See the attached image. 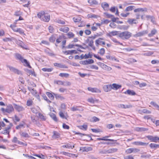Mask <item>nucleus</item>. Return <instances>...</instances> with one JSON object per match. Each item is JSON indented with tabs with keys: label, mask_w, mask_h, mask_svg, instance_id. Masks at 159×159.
<instances>
[{
	"label": "nucleus",
	"mask_w": 159,
	"mask_h": 159,
	"mask_svg": "<svg viewBox=\"0 0 159 159\" xmlns=\"http://www.w3.org/2000/svg\"><path fill=\"white\" fill-rule=\"evenodd\" d=\"M37 16L41 20L45 22H48L50 20V15L43 11L37 14Z\"/></svg>",
	"instance_id": "obj_1"
},
{
	"label": "nucleus",
	"mask_w": 159,
	"mask_h": 159,
	"mask_svg": "<svg viewBox=\"0 0 159 159\" xmlns=\"http://www.w3.org/2000/svg\"><path fill=\"white\" fill-rule=\"evenodd\" d=\"M14 56L16 59L20 61L22 63L25 64H24V65L26 66L29 68H31L29 62L27 60L24 59L23 57L20 54L16 53L14 54Z\"/></svg>",
	"instance_id": "obj_2"
},
{
	"label": "nucleus",
	"mask_w": 159,
	"mask_h": 159,
	"mask_svg": "<svg viewBox=\"0 0 159 159\" xmlns=\"http://www.w3.org/2000/svg\"><path fill=\"white\" fill-rule=\"evenodd\" d=\"M132 34L128 31H124L119 34V37L123 40L129 39L131 36Z\"/></svg>",
	"instance_id": "obj_3"
},
{
	"label": "nucleus",
	"mask_w": 159,
	"mask_h": 159,
	"mask_svg": "<svg viewBox=\"0 0 159 159\" xmlns=\"http://www.w3.org/2000/svg\"><path fill=\"white\" fill-rule=\"evenodd\" d=\"M74 48L78 50L80 48L85 49V48L83 47L81 45L77 44H69L67 46L65 47V49Z\"/></svg>",
	"instance_id": "obj_4"
},
{
	"label": "nucleus",
	"mask_w": 159,
	"mask_h": 159,
	"mask_svg": "<svg viewBox=\"0 0 159 159\" xmlns=\"http://www.w3.org/2000/svg\"><path fill=\"white\" fill-rule=\"evenodd\" d=\"M98 64L101 66L103 69L108 71H110L111 70V68L109 66H107L104 64L99 62Z\"/></svg>",
	"instance_id": "obj_5"
},
{
	"label": "nucleus",
	"mask_w": 159,
	"mask_h": 159,
	"mask_svg": "<svg viewBox=\"0 0 159 159\" xmlns=\"http://www.w3.org/2000/svg\"><path fill=\"white\" fill-rule=\"evenodd\" d=\"M7 67L9 68L10 70L11 71L15 73H16V74L19 75V74H20L21 73L20 71L18 69H16V68H15L11 66H9V65H7Z\"/></svg>",
	"instance_id": "obj_6"
},
{
	"label": "nucleus",
	"mask_w": 159,
	"mask_h": 159,
	"mask_svg": "<svg viewBox=\"0 0 159 159\" xmlns=\"http://www.w3.org/2000/svg\"><path fill=\"white\" fill-rule=\"evenodd\" d=\"M146 137L152 142H157V141L159 140V137L156 136L153 137L151 135H148L146 136Z\"/></svg>",
	"instance_id": "obj_7"
},
{
	"label": "nucleus",
	"mask_w": 159,
	"mask_h": 159,
	"mask_svg": "<svg viewBox=\"0 0 159 159\" xmlns=\"http://www.w3.org/2000/svg\"><path fill=\"white\" fill-rule=\"evenodd\" d=\"M148 31L147 30H145L139 32L136 34L134 35V37H140L147 34L148 33Z\"/></svg>",
	"instance_id": "obj_8"
},
{
	"label": "nucleus",
	"mask_w": 159,
	"mask_h": 159,
	"mask_svg": "<svg viewBox=\"0 0 159 159\" xmlns=\"http://www.w3.org/2000/svg\"><path fill=\"white\" fill-rule=\"evenodd\" d=\"M77 50H66L65 51H63V52L66 55L70 54L72 55L73 53L76 54L77 53ZM80 52H83L82 50H78Z\"/></svg>",
	"instance_id": "obj_9"
},
{
	"label": "nucleus",
	"mask_w": 159,
	"mask_h": 159,
	"mask_svg": "<svg viewBox=\"0 0 159 159\" xmlns=\"http://www.w3.org/2000/svg\"><path fill=\"white\" fill-rule=\"evenodd\" d=\"M13 105L15 109L18 111H22L25 109L23 107L17 105L16 104H14Z\"/></svg>",
	"instance_id": "obj_10"
},
{
	"label": "nucleus",
	"mask_w": 159,
	"mask_h": 159,
	"mask_svg": "<svg viewBox=\"0 0 159 159\" xmlns=\"http://www.w3.org/2000/svg\"><path fill=\"white\" fill-rule=\"evenodd\" d=\"M102 39L101 38H99L97 39L95 41V44L96 46L98 47L99 45H104L105 44V43L104 41H102Z\"/></svg>",
	"instance_id": "obj_11"
},
{
	"label": "nucleus",
	"mask_w": 159,
	"mask_h": 159,
	"mask_svg": "<svg viewBox=\"0 0 159 159\" xmlns=\"http://www.w3.org/2000/svg\"><path fill=\"white\" fill-rule=\"evenodd\" d=\"M14 110V108L12 106L11 104H9L7 106V108L6 109V112L10 113Z\"/></svg>",
	"instance_id": "obj_12"
},
{
	"label": "nucleus",
	"mask_w": 159,
	"mask_h": 159,
	"mask_svg": "<svg viewBox=\"0 0 159 159\" xmlns=\"http://www.w3.org/2000/svg\"><path fill=\"white\" fill-rule=\"evenodd\" d=\"M104 14L107 17L111 19L112 21L113 22H116V18L114 17V16L111 14L108 13L107 12H105Z\"/></svg>",
	"instance_id": "obj_13"
},
{
	"label": "nucleus",
	"mask_w": 159,
	"mask_h": 159,
	"mask_svg": "<svg viewBox=\"0 0 159 159\" xmlns=\"http://www.w3.org/2000/svg\"><path fill=\"white\" fill-rule=\"evenodd\" d=\"M111 85H106L103 87V89L106 92H108L110 91L112 89Z\"/></svg>",
	"instance_id": "obj_14"
},
{
	"label": "nucleus",
	"mask_w": 159,
	"mask_h": 159,
	"mask_svg": "<svg viewBox=\"0 0 159 159\" xmlns=\"http://www.w3.org/2000/svg\"><path fill=\"white\" fill-rule=\"evenodd\" d=\"M101 5L105 10L107 11L109 10V5L107 2H103L101 3Z\"/></svg>",
	"instance_id": "obj_15"
},
{
	"label": "nucleus",
	"mask_w": 159,
	"mask_h": 159,
	"mask_svg": "<svg viewBox=\"0 0 159 159\" xmlns=\"http://www.w3.org/2000/svg\"><path fill=\"white\" fill-rule=\"evenodd\" d=\"M88 89L89 91L92 92L100 93V90L96 88H92L91 87H88Z\"/></svg>",
	"instance_id": "obj_16"
},
{
	"label": "nucleus",
	"mask_w": 159,
	"mask_h": 159,
	"mask_svg": "<svg viewBox=\"0 0 159 159\" xmlns=\"http://www.w3.org/2000/svg\"><path fill=\"white\" fill-rule=\"evenodd\" d=\"M112 89H114L115 90H117L120 89L121 87V85L115 83H114L111 85Z\"/></svg>",
	"instance_id": "obj_17"
},
{
	"label": "nucleus",
	"mask_w": 159,
	"mask_h": 159,
	"mask_svg": "<svg viewBox=\"0 0 159 159\" xmlns=\"http://www.w3.org/2000/svg\"><path fill=\"white\" fill-rule=\"evenodd\" d=\"M124 93L125 94H128L129 95L132 96L135 95L136 94L135 92L134 91L129 89L126 90L124 92Z\"/></svg>",
	"instance_id": "obj_18"
},
{
	"label": "nucleus",
	"mask_w": 159,
	"mask_h": 159,
	"mask_svg": "<svg viewBox=\"0 0 159 159\" xmlns=\"http://www.w3.org/2000/svg\"><path fill=\"white\" fill-rule=\"evenodd\" d=\"M17 44L20 46L23 49H27L26 46L23 43L20 41L18 40L17 41Z\"/></svg>",
	"instance_id": "obj_19"
},
{
	"label": "nucleus",
	"mask_w": 159,
	"mask_h": 159,
	"mask_svg": "<svg viewBox=\"0 0 159 159\" xmlns=\"http://www.w3.org/2000/svg\"><path fill=\"white\" fill-rule=\"evenodd\" d=\"M54 65L55 66H57L58 67L62 68H67L68 67L65 65H62L61 63H55L54 64Z\"/></svg>",
	"instance_id": "obj_20"
},
{
	"label": "nucleus",
	"mask_w": 159,
	"mask_h": 159,
	"mask_svg": "<svg viewBox=\"0 0 159 159\" xmlns=\"http://www.w3.org/2000/svg\"><path fill=\"white\" fill-rule=\"evenodd\" d=\"M65 144H66V145L62 146L61 147L68 148H71L72 149L74 148V145H72L68 143H65Z\"/></svg>",
	"instance_id": "obj_21"
},
{
	"label": "nucleus",
	"mask_w": 159,
	"mask_h": 159,
	"mask_svg": "<svg viewBox=\"0 0 159 159\" xmlns=\"http://www.w3.org/2000/svg\"><path fill=\"white\" fill-rule=\"evenodd\" d=\"M53 94L54 95L56 98L57 99H59L61 100H62L65 99V98L61 96V94H55V93H53Z\"/></svg>",
	"instance_id": "obj_22"
},
{
	"label": "nucleus",
	"mask_w": 159,
	"mask_h": 159,
	"mask_svg": "<svg viewBox=\"0 0 159 159\" xmlns=\"http://www.w3.org/2000/svg\"><path fill=\"white\" fill-rule=\"evenodd\" d=\"M51 117L55 122H57L58 120L56 117V116L54 113L50 112L49 114Z\"/></svg>",
	"instance_id": "obj_23"
},
{
	"label": "nucleus",
	"mask_w": 159,
	"mask_h": 159,
	"mask_svg": "<svg viewBox=\"0 0 159 159\" xmlns=\"http://www.w3.org/2000/svg\"><path fill=\"white\" fill-rule=\"evenodd\" d=\"M75 134H79L81 137H83V136H88L90 138V140H93V139L91 138V136L90 135H89V134H82V133H79V132H75Z\"/></svg>",
	"instance_id": "obj_24"
},
{
	"label": "nucleus",
	"mask_w": 159,
	"mask_h": 159,
	"mask_svg": "<svg viewBox=\"0 0 159 159\" xmlns=\"http://www.w3.org/2000/svg\"><path fill=\"white\" fill-rule=\"evenodd\" d=\"M53 93H50L49 92H47L46 94L51 100H53L54 99V95L53 94Z\"/></svg>",
	"instance_id": "obj_25"
},
{
	"label": "nucleus",
	"mask_w": 159,
	"mask_h": 159,
	"mask_svg": "<svg viewBox=\"0 0 159 159\" xmlns=\"http://www.w3.org/2000/svg\"><path fill=\"white\" fill-rule=\"evenodd\" d=\"M53 135L52 136V138H58L60 137V134L57 131H54L53 132Z\"/></svg>",
	"instance_id": "obj_26"
},
{
	"label": "nucleus",
	"mask_w": 159,
	"mask_h": 159,
	"mask_svg": "<svg viewBox=\"0 0 159 159\" xmlns=\"http://www.w3.org/2000/svg\"><path fill=\"white\" fill-rule=\"evenodd\" d=\"M88 2L91 5H97L98 4V2L96 0H88Z\"/></svg>",
	"instance_id": "obj_27"
},
{
	"label": "nucleus",
	"mask_w": 159,
	"mask_h": 159,
	"mask_svg": "<svg viewBox=\"0 0 159 159\" xmlns=\"http://www.w3.org/2000/svg\"><path fill=\"white\" fill-rule=\"evenodd\" d=\"M118 149L116 148H110L107 150V153H111L116 152Z\"/></svg>",
	"instance_id": "obj_28"
},
{
	"label": "nucleus",
	"mask_w": 159,
	"mask_h": 159,
	"mask_svg": "<svg viewBox=\"0 0 159 159\" xmlns=\"http://www.w3.org/2000/svg\"><path fill=\"white\" fill-rule=\"evenodd\" d=\"M69 28L67 27L61 28L59 29L60 31L65 33L69 31Z\"/></svg>",
	"instance_id": "obj_29"
},
{
	"label": "nucleus",
	"mask_w": 159,
	"mask_h": 159,
	"mask_svg": "<svg viewBox=\"0 0 159 159\" xmlns=\"http://www.w3.org/2000/svg\"><path fill=\"white\" fill-rule=\"evenodd\" d=\"M24 70L28 74H29V75L31 74L34 75V76H36V75L35 74L34 71H32L27 69H25Z\"/></svg>",
	"instance_id": "obj_30"
},
{
	"label": "nucleus",
	"mask_w": 159,
	"mask_h": 159,
	"mask_svg": "<svg viewBox=\"0 0 159 159\" xmlns=\"http://www.w3.org/2000/svg\"><path fill=\"white\" fill-rule=\"evenodd\" d=\"M73 20L75 23L79 22L81 21V18L80 16H76L73 17Z\"/></svg>",
	"instance_id": "obj_31"
},
{
	"label": "nucleus",
	"mask_w": 159,
	"mask_h": 159,
	"mask_svg": "<svg viewBox=\"0 0 159 159\" xmlns=\"http://www.w3.org/2000/svg\"><path fill=\"white\" fill-rule=\"evenodd\" d=\"M149 146L151 148L155 149L157 148H159V144H157L154 143H151Z\"/></svg>",
	"instance_id": "obj_32"
},
{
	"label": "nucleus",
	"mask_w": 159,
	"mask_h": 159,
	"mask_svg": "<svg viewBox=\"0 0 159 159\" xmlns=\"http://www.w3.org/2000/svg\"><path fill=\"white\" fill-rule=\"evenodd\" d=\"M55 21L57 23L62 25H64L65 24V21L64 20H62L59 19H56Z\"/></svg>",
	"instance_id": "obj_33"
},
{
	"label": "nucleus",
	"mask_w": 159,
	"mask_h": 159,
	"mask_svg": "<svg viewBox=\"0 0 159 159\" xmlns=\"http://www.w3.org/2000/svg\"><path fill=\"white\" fill-rule=\"evenodd\" d=\"M50 51V50H45V53H46L48 55L50 56L53 57L56 55V54H55L53 52Z\"/></svg>",
	"instance_id": "obj_34"
},
{
	"label": "nucleus",
	"mask_w": 159,
	"mask_h": 159,
	"mask_svg": "<svg viewBox=\"0 0 159 159\" xmlns=\"http://www.w3.org/2000/svg\"><path fill=\"white\" fill-rule=\"evenodd\" d=\"M87 40H88L89 42V45L90 47H91L93 50H95V48L94 46H93V40H89V39H88Z\"/></svg>",
	"instance_id": "obj_35"
},
{
	"label": "nucleus",
	"mask_w": 159,
	"mask_h": 159,
	"mask_svg": "<svg viewBox=\"0 0 159 159\" xmlns=\"http://www.w3.org/2000/svg\"><path fill=\"white\" fill-rule=\"evenodd\" d=\"M135 7L134 6H129L126 8L125 11H132L134 10Z\"/></svg>",
	"instance_id": "obj_36"
},
{
	"label": "nucleus",
	"mask_w": 159,
	"mask_h": 159,
	"mask_svg": "<svg viewBox=\"0 0 159 159\" xmlns=\"http://www.w3.org/2000/svg\"><path fill=\"white\" fill-rule=\"evenodd\" d=\"M157 33V31L155 29H153L151 31V33L148 34V36L151 37L153 36Z\"/></svg>",
	"instance_id": "obj_37"
},
{
	"label": "nucleus",
	"mask_w": 159,
	"mask_h": 159,
	"mask_svg": "<svg viewBox=\"0 0 159 159\" xmlns=\"http://www.w3.org/2000/svg\"><path fill=\"white\" fill-rule=\"evenodd\" d=\"M117 31H113L110 32L107 35L109 37H111L112 36H114L117 34Z\"/></svg>",
	"instance_id": "obj_38"
},
{
	"label": "nucleus",
	"mask_w": 159,
	"mask_h": 159,
	"mask_svg": "<svg viewBox=\"0 0 159 159\" xmlns=\"http://www.w3.org/2000/svg\"><path fill=\"white\" fill-rule=\"evenodd\" d=\"M85 62L86 63V65H87L88 64H91L94 63V61L92 59H89L88 60H85Z\"/></svg>",
	"instance_id": "obj_39"
},
{
	"label": "nucleus",
	"mask_w": 159,
	"mask_h": 159,
	"mask_svg": "<svg viewBox=\"0 0 159 159\" xmlns=\"http://www.w3.org/2000/svg\"><path fill=\"white\" fill-rule=\"evenodd\" d=\"M14 32H18L20 34H23L24 33L23 31L20 28H16L14 29Z\"/></svg>",
	"instance_id": "obj_40"
},
{
	"label": "nucleus",
	"mask_w": 159,
	"mask_h": 159,
	"mask_svg": "<svg viewBox=\"0 0 159 159\" xmlns=\"http://www.w3.org/2000/svg\"><path fill=\"white\" fill-rule=\"evenodd\" d=\"M110 22L109 20L102 19L101 20V24H107Z\"/></svg>",
	"instance_id": "obj_41"
},
{
	"label": "nucleus",
	"mask_w": 159,
	"mask_h": 159,
	"mask_svg": "<svg viewBox=\"0 0 159 159\" xmlns=\"http://www.w3.org/2000/svg\"><path fill=\"white\" fill-rule=\"evenodd\" d=\"M42 70L43 71L50 72L52 70V68H45L42 69Z\"/></svg>",
	"instance_id": "obj_42"
},
{
	"label": "nucleus",
	"mask_w": 159,
	"mask_h": 159,
	"mask_svg": "<svg viewBox=\"0 0 159 159\" xmlns=\"http://www.w3.org/2000/svg\"><path fill=\"white\" fill-rule=\"evenodd\" d=\"M102 139H102V140H104L106 141H110L112 142H116L117 140H114L113 139H106L105 137H103L102 138Z\"/></svg>",
	"instance_id": "obj_43"
},
{
	"label": "nucleus",
	"mask_w": 159,
	"mask_h": 159,
	"mask_svg": "<svg viewBox=\"0 0 159 159\" xmlns=\"http://www.w3.org/2000/svg\"><path fill=\"white\" fill-rule=\"evenodd\" d=\"M59 76L62 77H64L67 78L69 76V74L68 73H61L59 74Z\"/></svg>",
	"instance_id": "obj_44"
},
{
	"label": "nucleus",
	"mask_w": 159,
	"mask_h": 159,
	"mask_svg": "<svg viewBox=\"0 0 159 159\" xmlns=\"http://www.w3.org/2000/svg\"><path fill=\"white\" fill-rule=\"evenodd\" d=\"M20 134L21 136L25 138H27L29 136L28 134L27 133L22 132L20 133Z\"/></svg>",
	"instance_id": "obj_45"
},
{
	"label": "nucleus",
	"mask_w": 159,
	"mask_h": 159,
	"mask_svg": "<svg viewBox=\"0 0 159 159\" xmlns=\"http://www.w3.org/2000/svg\"><path fill=\"white\" fill-rule=\"evenodd\" d=\"M99 153L101 154H107V150L103 149L100 150H99Z\"/></svg>",
	"instance_id": "obj_46"
},
{
	"label": "nucleus",
	"mask_w": 159,
	"mask_h": 159,
	"mask_svg": "<svg viewBox=\"0 0 159 159\" xmlns=\"http://www.w3.org/2000/svg\"><path fill=\"white\" fill-rule=\"evenodd\" d=\"M62 38L61 36H60L59 37V38L56 39V46H57L56 44L57 43H60L61 41H62Z\"/></svg>",
	"instance_id": "obj_47"
},
{
	"label": "nucleus",
	"mask_w": 159,
	"mask_h": 159,
	"mask_svg": "<svg viewBox=\"0 0 159 159\" xmlns=\"http://www.w3.org/2000/svg\"><path fill=\"white\" fill-rule=\"evenodd\" d=\"M39 116L40 119H41L43 120H46V118L42 114L39 113Z\"/></svg>",
	"instance_id": "obj_48"
},
{
	"label": "nucleus",
	"mask_w": 159,
	"mask_h": 159,
	"mask_svg": "<svg viewBox=\"0 0 159 159\" xmlns=\"http://www.w3.org/2000/svg\"><path fill=\"white\" fill-rule=\"evenodd\" d=\"M78 107H77V106L73 107L71 108V111H80V110L78 108Z\"/></svg>",
	"instance_id": "obj_49"
},
{
	"label": "nucleus",
	"mask_w": 159,
	"mask_h": 159,
	"mask_svg": "<svg viewBox=\"0 0 159 159\" xmlns=\"http://www.w3.org/2000/svg\"><path fill=\"white\" fill-rule=\"evenodd\" d=\"M90 68L92 69H95L96 70H98V67L96 65H91L89 66Z\"/></svg>",
	"instance_id": "obj_50"
},
{
	"label": "nucleus",
	"mask_w": 159,
	"mask_h": 159,
	"mask_svg": "<svg viewBox=\"0 0 159 159\" xmlns=\"http://www.w3.org/2000/svg\"><path fill=\"white\" fill-rule=\"evenodd\" d=\"M22 13L20 11H17L15 12L14 15L16 16H20L22 15Z\"/></svg>",
	"instance_id": "obj_51"
},
{
	"label": "nucleus",
	"mask_w": 159,
	"mask_h": 159,
	"mask_svg": "<svg viewBox=\"0 0 159 159\" xmlns=\"http://www.w3.org/2000/svg\"><path fill=\"white\" fill-rule=\"evenodd\" d=\"M33 101L32 100H28L27 101L26 105L28 106H30L32 105Z\"/></svg>",
	"instance_id": "obj_52"
},
{
	"label": "nucleus",
	"mask_w": 159,
	"mask_h": 159,
	"mask_svg": "<svg viewBox=\"0 0 159 159\" xmlns=\"http://www.w3.org/2000/svg\"><path fill=\"white\" fill-rule=\"evenodd\" d=\"M67 35L69 38H71L74 36V34L71 32H69L67 33Z\"/></svg>",
	"instance_id": "obj_53"
},
{
	"label": "nucleus",
	"mask_w": 159,
	"mask_h": 159,
	"mask_svg": "<svg viewBox=\"0 0 159 159\" xmlns=\"http://www.w3.org/2000/svg\"><path fill=\"white\" fill-rule=\"evenodd\" d=\"M54 83L59 85H63L64 84L63 82L60 80H55Z\"/></svg>",
	"instance_id": "obj_54"
},
{
	"label": "nucleus",
	"mask_w": 159,
	"mask_h": 159,
	"mask_svg": "<svg viewBox=\"0 0 159 159\" xmlns=\"http://www.w3.org/2000/svg\"><path fill=\"white\" fill-rule=\"evenodd\" d=\"M66 40L65 39L64 40H63L62 41V46H61L62 49H63L65 48L66 47H65V46L66 44Z\"/></svg>",
	"instance_id": "obj_55"
},
{
	"label": "nucleus",
	"mask_w": 159,
	"mask_h": 159,
	"mask_svg": "<svg viewBox=\"0 0 159 159\" xmlns=\"http://www.w3.org/2000/svg\"><path fill=\"white\" fill-rule=\"evenodd\" d=\"M92 131L94 133H99L100 132V129H91Z\"/></svg>",
	"instance_id": "obj_56"
},
{
	"label": "nucleus",
	"mask_w": 159,
	"mask_h": 159,
	"mask_svg": "<svg viewBox=\"0 0 159 159\" xmlns=\"http://www.w3.org/2000/svg\"><path fill=\"white\" fill-rule=\"evenodd\" d=\"M153 53L152 52H148L143 54L144 56H150Z\"/></svg>",
	"instance_id": "obj_57"
},
{
	"label": "nucleus",
	"mask_w": 159,
	"mask_h": 159,
	"mask_svg": "<svg viewBox=\"0 0 159 159\" xmlns=\"http://www.w3.org/2000/svg\"><path fill=\"white\" fill-rule=\"evenodd\" d=\"M34 155L35 156L38 157H39L41 159H44V156L43 155H42V154H41V155H38V154H34Z\"/></svg>",
	"instance_id": "obj_58"
},
{
	"label": "nucleus",
	"mask_w": 159,
	"mask_h": 159,
	"mask_svg": "<svg viewBox=\"0 0 159 159\" xmlns=\"http://www.w3.org/2000/svg\"><path fill=\"white\" fill-rule=\"evenodd\" d=\"M59 114L60 117L62 118L66 119V118L65 117L64 114L62 111H60L59 113Z\"/></svg>",
	"instance_id": "obj_59"
},
{
	"label": "nucleus",
	"mask_w": 159,
	"mask_h": 159,
	"mask_svg": "<svg viewBox=\"0 0 159 159\" xmlns=\"http://www.w3.org/2000/svg\"><path fill=\"white\" fill-rule=\"evenodd\" d=\"M142 112L143 113H146V114H150L151 113V111L148 110L146 109H143L142 111Z\"/></svg>",
	"instance_id": "obj_60"
},
{
	"label": "nucleus",
	"mask_w": 159,
	"mask_h": 159,
	"mask_svg": "<svg viewBox=\"0 0 159 159\" xmlns=\"http://www.w3.org/2000/svg\"><path fill=\"white\" fill-rule=\"evenodd\" d=\"M144 10L142 8H139L137 9H134V12H139V11H143Z\"/></svg>",
	"instance_id": "obj_61"
},
{
	"label": "nucleus",
	"mask_w": 159,
	"mask_h": 159,
	"mask_svg": "<svg viewBox=\"0 0 159 159\" xmlns=\"http://www.w3.org/2000/svg\"><path fill=\"white\" fill-rule=\"evenodd\" d=\"M62 127L63 128L66 129H69L70 128L69 126L66 125L65 123H63L62 125Z\"/></svg>",
	"instance_id": "obj_62"
},
{
	"label": "nucleus",
	"mask_w": 159,
	"mask_h": 159,
	"mask_svg": "<svg viewBox=\"0 0 159 159\" xmlns=\"http://www.w3.org/2000/svg\"><path fill=\"white\" fill-rule=\"evenodd\" d=\"M92 119L93 121L94 122L98 121L99 120V119L96 116H93Z\"/></svg>",
	"instance_id": "obj_63"
},
{
	"label": "nucleus",
	"mask_w": 159,
	"mask_h": 159,
	"mask_svg": "<svg viewBox=\"0 0 159 159\" xmlns=\"http://www.w3.org/2000/svg\"><path fill=\"white\" fill-rule=\"evenodd\" d=\"M49 40L51 42H54L55 40V38L53 36H51L49 38Z\"/></svg>",
	"instance_id": "obj_64"
}]
</instances>
